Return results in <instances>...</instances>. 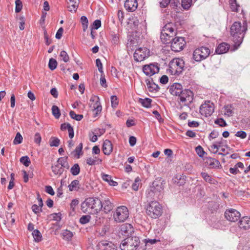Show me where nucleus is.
Masks as SVG:
<instances>
[{
	"label": "nucleus",
	"mask_w": 250,
	"mask_h": 250,
	"mask_svg": "<svg viewBox=\"0 0 250 250\" xmlns=\"http://www.w3.org/2000/svg\"><path fill=\"white\" fill-rule=\"evenodd\" d=\"M247 30V23L245 21L243 23V24L240 21H235L231 26L230 33L235 49H237L242 43Z\"/></svg>",
	"instance_id": "nucleus-1"
},
{
	"label": "nucleus",
	"mask_w": 250,
	"mask_h": 250,
	"mask_svg": "<svg viewBox=\"0 0 250 250\" xmlns=\"http://www.w3.org/2000/svg\"><path fill=\"white\" fill-rule=\"evenodd\" d=\"M102 202L98 198L89 197L81 204V210L83 213L96 214L103 208Z\"/></svg>",
	"instance_id": "nucleus-2"
},
{
	"label": "nucleus",
	"mask_w": 250,
	"mask_h": 250,
	"mask_svg": "<svg viewBox=\"0 0 250 250\" xmlns=\"http://www.w3.org/2000/svg\"><path fill=\"white\" fill-rule=\"evenodd\" d=\"M165 184L164 180L156 179L153 182L149 188L146 191L147 197L152 199L154 198L155 195L159 196L160 193L164 190Z\"/></svg>",
	"instance_id": "nucleus-3"
},
{
	"label": "nucleus",
	"mask_w": 250,
	"mask_h": 250,
	"mask_svg": "<svg viewBox=\"0 0 250 250\" xmlns=\"http://www.w3.org/2000/svg\"><path fill=\"white\" fill-rule=\"evenodd\" d=\"M146 213L152 218H158L163 213V207L158 202L151 201L146 206Z\"/></svg>",
	"instance_id": "nucleus-4"
},
{
	"label": "nucleus",
	"mask_w": 250,
	"mask_h": 250,
	"mask_svg": "<svg viewBox=\"0 0 250 250\" xmlns=\"http://www.w3.org/2000/svg\"><path fill=\"white\" fill-rule=\"evenodd\" d=\"M140 243V241L138 237L131 236L123 240L120 247L121 250H136Z\"/></svg>",
	"instance_id": "nucleus-5"
},
{
	"label": "nucleus",
	"mask_w": 250,
	"mask_h": 250,
	"mask_svg": "<svg viewBox=\"0 0 250 250\" xmlns=\"http://www.w3.org/2000/svg\"><path fill=\"white\" fill-rule=\"evenodd\" d=\"M184 61L179 58L173 59L169 63V71L172 74L180 75L185 70Z\"/></svg>",
	"instance_id": "nucleus-6"
},
{
	"label": "nucleus",
	"mask_w": 250,
	"mask_h": 250,
	"mask_svg": "<svg viewBox=\"0 0 250 250\" xmlns=\"http://www.w3.org/2000/svg\"><path fill=\"white\" fill-rule=\"evenodd\" d=\"M210 54V51L208 47L201 46L194 51L192 58L196 62H200L207 58Z\"/></svg>",
	"instance_id": "nucleus-7"
},
{
	"label": "nucleus",
	"mask_w": 250,
	"mask_h": 250,
	"mask_svg": "<svg viewBox=\"0 0 250 250\" xmlns=\"http://www.w3.org/2000/svg\"><path fill=\"white\" fill-rule=\"evenodd\" d=\"M129 216L127 208L124 206L118 207L113 214V218L116 222H124Z\"/></svg>",
	"instance_id": "nucleus-8"
},
{
	"label": "nucleus",
	"mask_w": 250,
	"mask_h": 250,
	"mask_svg": "<svg viewBox=\"0 0 250 250\" xmlns=\"http://www.w3.org/2000/svg\"><path fill=\"white\" fill-rule=\"evenodd\" d=\"M178 96L182 103H184L185 105L189 104L191 103L193 100V93L192 91L188 89H183L181 94Z\"/></svg>",
	"instance_id": "nucleus-9"
},
{
	"label": "nucleus",
	"mask_w": 250,
	"mask_h": 250,
	"mask_svg": "<svg viewBox=\"0 0 250 250\" xmlns=\"http://www.w3.org/2000/svg\"><path fill=\"white\" fill-rule=\"evenodd\" d=\"M149 51L145 47H140L135 50L133 57L134 60L137 62H141L147 58L149 56Z\"/></svg>",
	"instance_id": "nucleus-10"
},
{
	"label": "nucleus",
	"mask_w": 250,
	"mask_h": 250,
	"mask_svg": "<svg viewBox=\"0 0 250 250\" xmlns=\"http://www.w3.org/2000/svg\"><path fill=\"white\" fill-rule=\"evenodd\" d=\"M171 49L174 52H179L183 49L185 45V40L183 37L172 38L170 42Z\"/></svg>",
	"instance_id": "nucleus-11"
},
{
	"label": "nucleus",
	"mask_w": 250,
	"mask_h": 250,
	"mask_svg": "<svg viewBox=\"0 0 250 250\" xmlns=\"http://www.w3.org/2000/svg\"><path fill=\"white\" fill-rule=\"evenodd\" d=\"M241 214L236 209L229 208L225 212V217L226 219L230 222H235L240 218Z\"/></svg>",
	"instance_id": "nucleus-12"
},
{
	"label": "nucleus",
	"mask_w": 250,
	"mask_h": 250,
	"mask_svg": "<svg viewBox=\"0 0 250 250\" xmlns=\"http://www.w3.org/2000/svg\"><path fill=\"white\" fill-rule=\"evenodd\" d=\"M214 106L209 101L205 102L200 107V113L206 117L210 116L213 113Z\"/></svg>",
	"instance_id": "nucleus-13"
},
{
	"label": "nucleus",
	"mask_w": 250,
	"mask_h": 250,
	"mask_svg": "<svg viewBox=\"0 0 250 250\" xmlns=\"http://www.w3.org/2000/svg\"><path fill=\"white\" fill-rule=\"evenodd\" d=\"M159 67L158 63H150L146 64L143 67V71L146 75L151 76L159 71Z\"/></svg>",
	"instance_id": "nucleus-14"
},
{
	"label": "nucleus",
	"mask_w": 250,
	"mask_h": 250,
	"mask_svg": "<svg viewBox=\"0 0 250 250\" xmlns=\"http://www.w3.org/2000/svg\"><path fill=\"white\" fill-rule=\"evenodd\" d=\"M90 101L95 102L93 105V110L94 112V117H96L101 113L102 109L99 98L97 96H93L91 97Z\"/></svg>",
	"instance_id": "nucleus-15"
},
{
	"label": "nucleus",
	"mask_w": 250,
	"mask_h": 250,
	"mask_svg": "<svg viewBox=\"0 0 250 250\" xmlns=\"http://www.w3.org/2000/svg\"><path fill=\"white\" fill-rule=\"evenodd\" d=\"M120 232L123 235L125 236L130 237L132 232H134V229L132 226L128 223L122 224L120 226Z\"/></svg>",
	"instance_id": "nucleus-16"
},
{
	"label": "nucleus",
	"mask_w": 250,
	"mask_h": 250,
	"mask_svg": "<svg viewBox=\"0 0 250 250\" xmlns=\"http://www.w3.org/2000/svg\"><path fill=\"white\" fill-rule=\"evenodd\" d=\"M97 246L102 250H115L116 248L113 243L107 240L101 241Z\"/></svg>",
	"instance_id": "nucleus-17"
},
{
	"label": "nucleus",
	"mask_w": 250,
	"mask_h": 250,
	"mask_svg": "<svg viewBox=\"0 0 250 250\" xmlns=\"http://www.w3.org/2000/svg\"><path fill=\"white\" fill-rule=\"evenodd\" d=\"M206 166H208L210 168H218L221 166L219 161L215 158L210 157H206L204 159Z\"/></svg>",
	"instance_id": "nucleus-18"
},
{
	"label": "nucleus",
	"mask_w": 250,
	"mask_h": 250,
	"mask_svg": "<svg viewBox=\"0 0 250 250\" xmlns=\"http://www.w3.org/2000/svg\"><path fill=\"white\" fill-rule=\"evenodd\" d=\"M240 229L247 230L250 229V217L244 216L241 218L238 223Z\"/></svg>",
	"instance_id": "nucleus-19"
},
{
	"label": "nucleus",
	"mask_w": 250,
	"mask_h": 250,
	"mask_svg": "<svg viewBox=\"0 0 250 250\" xmlns=\"http://www.w3.org/2000/svg\"><path fill=\"white\" fill-rule=\"evenodd\" d=\"M183 90V86L181 84L174 83L170 86L169 92L172 95L178 96L180 95V94H181Z\"/></svg>",
	"instance_id": "nucleus-20"
},
{
	"label": "nucleus",
	"mask_w": 250,
	"mask_h": 250,
	"mask_svg": "<svg viewBox=\"0 0 250 250\" xmlns=\"http://www.w3.org/2000/svg\"><path fill=\"white\" fill-rule=\"evenodd\" d=\"M137 0H126L125 1V7L128 11H134L137 9Z\"/></svg>",
	"instance_id": "nucleus-21"
},
{
	"label": "nucleus",
	"mask_w": 250,
	"mask_h": 250,
	"mask_svg": "<svg viewBox=\"0 0 250 250\" xmlns=\"http://www.w3.org/2000/svg\"><path fill=\"white\" fill-rule=\"evenodd\" d=\"M146 83L150 92L156 93L159 91L160 88L157 84L153 82L152 78L151 80H146Z\"/></svg>",
	"instance_id": "nucleus-22"
},
{
	"label": "nucleus",
	"mask_w": 250,
	"mask_h": 250,
	"mask_svg": "<svg viewBox=\"0 0 250 250\" xmlns=\"http://www.w3.org/2000/svg\"><path fill=\"white\" fill-rule=\"evenodd\" d=\"M113 150L112 144L108 140L104 141L103 145V151L105 155H109Z\"/></svg>",
	"instance_id": "nucleus-23"
},
{
	"label": "nucleus",
	"mask_w": 250,
	"mask_h": 250,
	"mask_svg": "<svg viewBox=\"0 0 250 250\" xmlns=\"http://www.w3.org/2000/svg\"><path fill=\"white\" fill-rule=\"evenodd\" d=\"M229 48V45L227 43L223 42L219 44L215 50V52L218 54H222L226 53Z\"/></svg>",
	"instance_id": "nucleus-24"
},
{
	"label": "nucleus",
	"mask_w": 250,
	"mask_h": 250,
	"mask_svg": "<svg viewBox=\"0 0 250 250\" xmlns=\"http://www.w3.org/2000/svg\"><path fill=\"white\" fill-rule=\"evenodd\" d=\"M173 183L178 186L184 185L186 183V179L184 176L176 175L172 179Z\"/></svg>",
	"instance_id": "nucleus-25"
},
{
	"label": "nucleus",
	"mask_w": 250,
	"mask_h": 250,
	"mask_svg": "<svg viewBox=\"0 0 250 250\" xmlns=\"http://www.w3.org/2000/svg\"><path fill=\"white\" fill-rule=\"evenodd\" d=\"M172 38L173 37L167 32H164V33H163V31H161L160 39L164 44H167L170 43Z\"/></svg>",
	"instance_id": "nucleus-26"
},
{
	"label": "nucleus",
	"mask_w": 250,
	"mask_h": 250,
	"mask_svg": "<svg viewBox=\"0 0 250 250\" xmlns=\"http://www.w3.org/2000/svg\"><path fill=\"white\" fill-rule=\"evenodd\" d=\"M103 205V209L106 213L110 212L113 208V205L109 199H105L103 203H102Z\"/></svg>",
	"instance_id": "nucleus-27"
},
{
	"label": "nucleus",
	"mask_w": 250,
	"mask_h": 250,
	"mask_svg": "<svg viewBox=\"0 0 250 250\" xmlns=\"http://www.w3.org/2000/svg\"><path fill=\"white\" fill-rule=\"evenodd\" d=\"M162 31H163V33H164V32H167L172 37H173L176 34L174 28L172 27V24L171 23H168L166 24L163 27Z\"/></svg>",
	"instance_id": "nucleus-28"
},
{
	"label": "nucleus",
	"mask_w": 250,
	"mask_h": 250,
	"mask_svg": "<svg viewBox=\"0 0 250 250\" xmlns=\"http://www.w3.org/2000/svg\"><path fill=\"white\" fill-rule=\"evenodd\" d=\"M51 169L55 175L60 176L64 171V169L59 164H56L51 166Z\"/></svg>",
	"instance_id": "nucleus-29"
},
{
	"label": "nucleus",
	"mask_w": 250,
	"mask_h": 250,
	"mask_svg": "<svg viewBox=\"0 0 250 250\" xmlns=\"http://www.w3.org/2000/svg\"><path fill=\"white\" fill-rule=\"evenodd\" d=\"M80 182L78 180L72 181L71 184L68 186L69 190L70 191H78L80 189Z\"/></svg>",
	"instance_id": "nucleus-30"
},
{
	"label": "nucleus",
	"mask_w": 250,
	"mask_h": 250,
	"mask_svg": "<svg viewBox=\"0 0 250 250\" xmlns=\"http://www.w3.org/2000/svg\"><path fill=\"white\" fill-rule=\"evenodd\" d=\"M83 147V145L82 143H81L75 148V149L72 152L74 154V156L77 159L80 158V156L83 154L82 151Z\"/></svg>",
	"instance_id": "nucleus-31"
},
{
	"label": "nucleus",
	"mask_w": 250,
	"mask_h": 250,
	"mask_svg": "<svg viewBox=\"0 0 250 250\" xmlns=\"http://www.w3.org/2000/svg\"><path fill=\"white\" fill-rule=\"evenodd\" d=\"M152 100L148 98L145 99L139 98V103L141 104L143 106L146 108H149L151 107V103Z\"/></svg>",
	"instance_id": "nucleus-32"
},
{
	"label": "nucleus",
	"mask_w": 250,
	"mask_h": 250,
	"mask_svg": "<svg viewBox=\"0 0 250 250\" xmlns=\"http://www.w3.org/2000/svg\"><path fill=\"white\" fill-rule=\"evenodd\" d=\"M137 45L138 42L137 40H133L131 37L128 39V42L127 43V48L133 50L135 49V47H137Z\"/></svg>",
	"instance_id": "nucleus-33"
},
{
	"label": "nucleus",
	"mask_w": 250,
	"mask_h": 250,
	"mask_svg": "<svg viewBox=\"0 0 250 250\" xmlns=\"http://www.w3.org/2000/svg\"><path fill=\"white\" fill-rule=\"evenodd\" d=\"M32 235L36 242H39L42 241V235L38 229L34 230L32 232Z\"/></svg>",
	"instance_id": "nucleus-34"
},
{
	"label": "nucleus",
	"mask_w": 250,
	"mask_h": 250,
	"mask_svg": "<svg viewBox=\"0 0 250 250\" xmlns=\"http://www.w3.org/2000/svg\"><path fill=\"white\" fill-rule=\"evenodd\" d=\"M225 147L227 149V152H226V149L225 148H222L221 149V152H219L218 155H220L222 156L227 155L230 153H232L234 152V150L233 148L229 146L228 145H225Z\"/></svg>",
	"instance_id": "nucleus-35"
},
{
	"label": "nucleus",
	"mask_w": 250,
	"mask_h": 250,
	"mask_svg": "<svg viewBox=\"0 0 250 250\" xmlns=\"http://www.w3.org/2000/svg\"><path fill=\"white\" fill-rule=\"evenodd\" d=\"M224 142H226V141L224 140H223L222 138H221V139L220 141L216 142L215 144H213L211 146V148H213V149L216 148L217 149L216 150V151H215L214 152V153H216L218 151V149L224 146Z\"/></svg>",
	"instance_id": "nucleus-36"
},
{
	"label": "nucleus",
	"mask_w": 250,
	"mask_h": 250,
	"mask_svg": "<svg viewBox=\"0 0 250 250\" xmlns=\"http://www.w3.org/2000/svg\"><path fill=\"white\" fill-rule=\"evenodd\" d=\"M80 167L78 164H74L70 168V172L74 176H76L80 173Z\"/></svg>",
	"instance_id": "nucleus-37"
},
{
	"label": "nucleus",
	"mask_w": 250,
	"mask_h": 250,
	"mask_svg": "<svg viewBox=\"0 0 250 250\" xmlns=\"http://www.w3.org/2000/svg\"><path fill=\"white\" fill-rule=\"evenodd\" d=\"M52 113L56 119H59L61 116V112L59 107L55 105L52 106Z\"/></svg>",
	"instance_id": "nucleus-38"
},
{
	"label": "nucleus",
	"mask_w": 250,
	"mask_h": 250,
	"mask_svg": "<svg viewBox=\"0 0 250 250\" xmlns=\"http://www.w3.org/2000/svg\"><path fill=\"white\" fill-rule=\"evenodd\" d=\"M201 174L202 178L205 180L206 182H208L210 184H214V180L207 173L202 172Z\"/></svg>",
	"instance_id": "nucleus-39"
},
{
	"label": "nucleus",
	"mask_w": 250,
	"mask_h": 250,
	"mask_svg": "<svg viewBox=\"0 0 250 250\" xmlns=\"http://www.w3.org/2000/svg\"><path fill=\"white\" fill-rule=\"evenodd\" d=\"M192 0H182L181 5L185 10H188L192 5Z\"/></svg>",
	"instance_id": "nucleus-40"
},
{
	"label": "nucleus",
	"mask_w": 250,
	"mask_h": 250,
	"mask_svg": "<svg viewBox=\"0 0 250 250\" xmlns=\"http://www.w3.org/2000/svg\"><path fill=\"white\" fill-rule=\"evenodd\" d=\"M69 115L71 118L76 121H80L83 118V115L81 114H77L74 111H70Z\"/></svg>",
	"instance_id": "nucleus-41"
},
{
	"label": "nucleus",
	"mask_w": 250,
	"mask_h": 250,
	"mask_svg": "<svg viewBox=\"0 0 250 250\" xmlns=\"http://www.w3.org/2000/svg\"><path fill=\"white\" fill-rule=\"evenodd\" d=\"M20 161L25 167H28L31 163L30 160L27 156L21 157L20 158Z\"/></svg>",
	"instance_id": "nucleus-42"
},
{
	"label": "nucleus",
	"mask_w": 250,
	"mask_h": 250,
	"mask_svg": "<svg viewBox=\"0 0 250 250\" xmlns=\"http://www.w3.org/2000/svg\"><path fill=\"white\" fill-rule=\"evenodd\" d=\"M81 21L82 24L83 29V31H85L88 27V21L87 18L83 16L81 18Z\"/></svg>",
	"instance_id": "nucleus-43"
},
{
	"label": "nucleus",
	"mask_w": 250,
	"mask_h": 250,
	"mask_svg": "<svg viewBox=\"0 0 250 250\" xmlns=\"http://www.w3.org/2000/svg\"><path fill=\"white\" fill-rule=\"evenodd\" d=\"M57 66V62L56 60L53 58H51L49 60L48 63V67L51 70H54L56 68Z\"/></svg>",
	"instance_id": "nucleus-44"
},
{
	"label": "nucleus",
	"mask_w": 250,
	"mask_h": 250,
	"mask_svg": "<svg viewBox=\"0 0 250 250\" xmlns=\"http://www.w3.org/2000/svg\"><path fill=\"white\" fill-rule=\"evenodd\" d=\"M60 140L57 137H52L50 139V146H58L60 145Z\"/></svg>",
	"instance_id": "nucleus-45"
},
{
	"label": "nucleus",
	"mask_w": 250,
	"mask_h": 250,
	"mask_svg": "<svg viewBox=\"0 0 250 250\" xmlns=\"http://www.w3.org/2000/svg\"><path fill=\"white\" fill-rule=\"evenodd\" d=\"M60 57L61 58V60H62L64 62H67L69 61V57L66 51L63 50L62 51L60 54Z\"/></svg>",
	"instance_id": "nucleus-46"
},
{
	"label": "nucleus",
	"mask_w": 250,
	"mask_h": 250,
	"mask_svg": "<svg viewBox=\"0 0 250 250\" xmlns=\"http://www.w3.org/2000/svg\"><path fill=\"white\" fill-rule=\"evenodd\" d=\"M224 108L226 110L225 113L226 115H227L228 117L232 116L233 112L232 111V106L231 105L228 104L225 105L224 106Z\"/></svg>",
	"instance_id": "nucleus-47"
},
{
	"label": "nucleus",
	"mask_w": 250,
	"mask_h": 250,
	"mask_svg": "<svg viewBox=\"0 0 250 250\" xmlns=\"http://www.w3.org/2000/svg\"><path fill=\"white\" fill-rule=\"evenodd\" d=\"M23 138L20 132H18L14 140L13 143L15 145L20 144L22 143Z\"/></svg>",
	"instance_id": "nucleus-48"
},
{
	"label": "nucleus",
	"mask_w": 250,
	"mask_h": 250,
	"mask_svg": "<svg viewBox=\"0 0 250 250\" xmlns=\"http://www.w3.org/2000/svg\"><path fill=\"white\" fill-rule=\"evenodd\" d=\"M62 235L64 239L69 241L71 239L73 234L71 231L68 230H65L62 233Z\"/></svg>",
	"instance_id": "nucleus-49"
},
{
	"label": "nucleus",
	"mask_w": 250,
	"mask_h": 250,
	"mask_svg": "<svg viewBox=\"0 0 250 250\" xmlns=\"http://www.w3.org/2000/svg\"><path fill=\"white\" fill-rule=\"evenodd\" d=\"M78 1H75V2L72 3V4L67 6L69 11L71 12H76L78 7Z\"/></svg>",
	"instance_id": "nucleus-50"
},
{
	"label": "nucleus",
	"mask_w": 250,
	"mask_h": 250,
	"mask_svg": "<svg viewBox=\"0 0 250 250\" xmlns=\"http://www.w3.org/2000/svg\"><path fill=\"white\" fill-rule=\"evenodd\" d=\"M91 216L89 215H83L80 219V223L82 224H85L90 221Z\"/></svg>",
	"instance_id": "nucleus-51"
},
{
	"label": "nucleus",
	"mask_w": 250,
	"mask_h": 250,
	"mask_svg": "<svg viewBox=\"0 0 250 250\" xmlns=\"http://www.w3.org/2000/svg\"><path fill=\"white\" fill-rule=\"evenodd\" d=\"M236 194L237 196L240 197L241 198H247L249 195V194L248 193V192H246L245 190L239 189L236 191Z\"/></svg>",
	"instance_id": "nucleus-52"
},
{
	"label": "nucleus",
	"mask_w": 250,
	"mask_h": 250,
	"mask_svg": "<svg viewBox=\"0 0 250 250\" xmlns=\"http://www.w3.org/2000/svg\"><path fill=\"white\" fill-rule=\"evenodd\" d=\"M110 99L112 107L113 108L117 107L119 103L117 97L115 95H112L111 96Z\"/></svg>",
	"instance_id": "nucleus-53"
},
{
	"label": "nucleus",
	"mask_w": 250,
	"mask_h": 250,
	"mask_svg": "<svg viewBox=\"0 0 250 250\" xmlns=\"http://www.w3.org/2000/svg\"><path fill=\"white\" fill-rule=\"evenodd\" d=\"M15 12L17 13H19L22 8V3L21 0H16L15 1Z\"/></svg>",
	"instance_id": "nucleus-54"
},
{
	"label": "nucleus",
	"mask_w": 250,
	"mask_h": 250,
	"mask_svg": "<svg viewBox=\"0 0 250 250\" xmlns=\"http://www.w3.org/2000/svg\"><path fill=\"white\" fill-rule=\"evenodd\" d=\"M195 150L197 154L200 157L203 158L204 155L206 153V152L201 146H197L196 147Z\"/></svg>",
	"instance_id": "nucleus-55"
},
{
	"label": "nucleus",
	"mask_w": 250,
	"mask_h": 250,
	"mask_svg": "<svg viewBox=\"0 0 250 250\" xmlns=\"http://www.w3.org/2000/svg\"><path fill=\"white\" fill-rule=\"evenodd\" d=\"M111 42L113 44L117 45L120 42L119 36L117 34H111Z\"/></svg>",
	"instance_id": "nucleus-56"
},
{
	"label": "nucleus",
	"mask_w": 250,
	"mask_h": 250,
	"mask_svg": "<svg viewBox=\"0 0 250 250\" xmlns=\"http://www.w3.org/2000/svg\"><path fill=\"white\" fill-rule=\"evenodd\" d=\"M229 3L231 10L237 12L238 11V5L236 3V0H229Z\"/></svg>",
	"instance_id": "nucleus-57"
},
{
	"label": "nucleus",
	"mask_w": 250,
	"mask_h": 250,
	"mask_svg": "<svg viewBox=\"0 0 250 250\" xmlns=\"http://www.w3.org/2000/svg\"><path fill=\"white\" fill-rule=\"evenodd\" d=\"M214 123L220 126L224 127L227 125L226 122L223 118H219L214 121Z\"/></svg>",
	"instance_id": "nucleus-58"
},
{
	"label": "nucleus",
	"mask_w": 250,
	"mask_h": 250,
	"mask_svg": "<svg viewBox=\"0 0 250 250\" xmlns=\"http://www.w3.org/2000/svg\"><path fill=\"white\" fill-rule=\"evenodd\" d=\"M140 181V179L139 177H137L135 178L134 182L132 185V188L133 190L135 191H137L138 190L139 186V182Z\"/></svg>",
	"instance_id": "nucleus-59"
},
{
	"label": "nucleus",
	"mask_w": 250,
	"mask_h": 250,
	"mask_svg": "<svg viewBox=\"0 0 250 250\" xmlns=\"http://www.w3.org/2000/svg\"><path fill=\"white\" fill-rule=\"evenodd\" d=\"M96 66L98 68L99 71L102 74L104 73L103 70V64L100 59H97L96 60Z\"/></svg>",
	"instance_id": "nucleus-60"
},
{
	"label": "nucleus",
	"mask_w": 250,
	"mask_h": 250,
	"mask_svg": "<svg viewBox=\"0 0 250 250\" xmlns=\"http://www.w3.org/2000/svg\"><path fill=\"white\" fill-rule=\"evenodd\" d=\"M96 158H97L96 157H95L94 158H92V157L87 158L86 160L87 164H88L89 166L95 165L96 164Z\"/></svg>",
	"instance_id": "nucleus-61"
},
{
	"label": "nucleus",
	"mask_w": 250,
	"mask_h": 250,
	"mask_svg": "<svg viewBox=\"0 0 250 250\" xmlns=\"http://www.w3.org/2000/svg\"><path fill=\"white\" fill-rule=\"evenodd\" d=\"M159 2L161 7L165 8L170 3V0H159Z\"/></svg>",
	"instance_id": "nucleus-62"
},
{
	"label": "nucleus",
	"mask_w": 250,
	"mask_h": 250,
	"mask_svg": "<svg viewBox=\"0 0 250 250\" xmlns=\"http://www.w3.org/2000/svg\"><path fill=\"white\" fill-rule=\"evenodd\" d=\"M61 213H54L50 215L53 217V220L57 222H60L61 220Z\"/></svg>",
	"instance_id": "nucleus-63"
},
{
	"label": "nucleus",
	"mask_w": 250,
	"mask_h": 250,
	"mask_svg": "<svg viewBox=\"0 0 250 250\" xmlns=\"http://www.w3.org/2000/svg\"><path fill=\"white\" fill-rule=\"evenodd\" d=\"M31 208H32V211L35 214H37V213H39L40 211H42V208L36 204H34L33 205H32Z\"/></svg>",
	"instance_id": "nucleus-64"
}]
</instances>
